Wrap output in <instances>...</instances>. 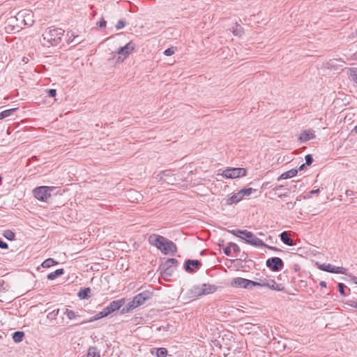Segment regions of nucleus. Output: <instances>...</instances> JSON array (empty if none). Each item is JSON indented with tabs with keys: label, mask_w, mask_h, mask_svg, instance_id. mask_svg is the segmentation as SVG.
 Wrapping results in <instances>:
<instances>
[{
	"label": "nucleus",
	"mask_w": 357,
	"mask_h": 357,
	"mask_svg": "<svg viewBox=\"0 0 357 357\" xmlns=\"http://www.w3.org/2000/svg\"><path fill=\"white\" fill-rule=\"evenodd\" d=\"M64 30L61 28L50 27L43 34L44 45L55 46L57 45L63 35Z\"/></svg>",
	"instance_id": "nucleus-1"
},
{
	"label": "nucleus",
	"mask_w": 357,
	"mask_h": 357,
	"mask_svg": "<svg viewBox=\"0 0 357 357\" xmlns=\"http://www.w3.org/2000/svg\"><path fill=\"white\" fill-rule=\"evenodd\" d=\"M242 239L244 240L246 243L253 245L255 247H265L271 250H273L275 252L282 251L280 249L276 247H273L266 244L262 240L259 238L256 235H255L251 231H247V232L245 233L244 238H242Z\"/></svg>",
	"instance_id": "nucleus-2"
},
{
	"label": "nucleus",
	"mask_w": 357,
	"mask_h": 357,
	"mask_svg": "<svg viewBox=\"0 0 357 357\" xmlns=\"http://www.w3.org/2000/svg\"><path fill=\"white\" fill-rule=\"evenodd\" d=\"M252 288L254 287H266L278 291L284 290L281 284H278L274 280L268 278H259L258 281H252Z\"/></svg>",
	"instance_id": "nucleus-3"
},
{
	"label": "nucleus",
	"mask_w": 357,
	"mask_h": 357,
	"mask_svg": "<svg viewBox=\"0 0 357 357\" xmlns=\"http://www.w3.org/2000/svg\"><path fill=\"white\" fill-rule=\"evenodd\" d=\"M178 264L177 259L174 258L168 259L160 266L161 275L163 278L171 277L176 269Z\"/></svg>",
	"instance_id": "nucleus-4"
},
{
	"label": "nucleus",
	"mask_w": 357,
	"mask_h": 357,
	"mask_svg": "<svg viewBox=\"0 0 357 357\" xmlns=\"http://www.w3.org/2000/svg\"><path fill=\"white\" fill-rule=\"evenodd\" d=\"M55 188V187L40 186L33 190V195L37 199L45 202L51 197V192Z\"/></svg>",
	"instance_id": "nucleus-5"
},
{
	"label": "nucleus",
	"mask_w": 357,
	"mask_h": 357,
	"mask_svg": "<svg viewBox=\"0 0 357 357\" xmlns=\"http://www.w3.org/2000/svg\"><path fill=\"white\" fill-rule=\"evenodd\" d=\"M135 44L132 42L127 43L125 46L121 47L116 52V54H119L116 62H123L126 58L134 50Z\"/></svg>",
	"instance_id": "nucleus-6"
},
{
	"label": "nucleus",
	"mask_w": 357,
	"mask_h": 357,
	"mask_svg": "<svg viewBox=\"0 0 357 357\" xmlns=\"http://www.w3.org/2000/svg\"><path fill=\"white\" fill-rule=\"evenodd\" d=\"M223 176L227 178H236L246 175L245 168H229L223 171Z\"/></svg>",
	"instance_id": "nucleus-7"
},
{
	"label": "nucleus",
	"mask_w": 357,
	"mask_h": 357,
	"mask_svg": "<svg viewBox=\"0 0 357 357\" xmlns=\"http://www.w3.org/2000/svg\"><path fill=\"white\" fill-rule=\"evenodd\" d=\"M266 266L273 271H279L284 267L283 261L279 257H271L266 260Z\"/></svg>",
	"instance_id": "nucleus-8"
},
{
	"label": "nucleus",
	"mask_w": 357,
	"mask_h": 357,
	"mask_svg": "<svg viewBox=\"0 0 357 357\" xmlns=\"http://www.w3.org/2000/svg\"><path fill=\"white\" fill-rule=\"evenodd\" d=\"M319 268L321 271H324L332 273H340L347 274V270L345 268L340 266H335L331 264H323L319 265Z\"/></svg>",
	"instance_id": "nucleus-9"
},
{
	"label": "nucleus",
	"mask_w": 357,
	"mask_h": 357,
	"mask_svg": "<svg viewBox=\"0 0 357 357\" xmlns=\"http://www.w3.org/2000/svg\"><path fill=\"white\" fill-rule=\"evenodd\" d=\"M152 298V293L148 291H143L137 294L132 299V303L135 304L137 307L143 305L146 301Z\"/></svg>",
	"instance_id": "nucleus-10"
},
{
	"label": "nucleus",
	"mask_w": 357,
	"mask_h": 357,
	"mask_svg": "<svg viewBox=\"0 0 357 357\" xmlns=\"http://www.w3.org/2000/svg\"><path fill=\"white\" fill-rule=\"evenodd\" d=\"M252 281L243 278H235L231 281V286L234 287L245 288V289H252Z\"/></svg>",
	"instance_id": "nucleus-11"
},
{
	"label": "nucleus",
	"mask_w": 357,
	"mask_h": 357,
	"mask_svg": "<svg viewBox=\"0 0 357 357\" xmlns=\"http://www.w3.org/2000/svg\"><path fill=\"white\" fill-rule=\"evenodd\" d=\"M165 239L166 238L162 236L153 234L149 236L148 241L151 245H153L158 250H161L164 245V242H165Z\"/></svg>",
	"instance_id": "nucleus-12"
},
{
	"label": "nucleus",
	"mask_w": 357,
	"mask_h": 357,
	"mask_svg": "<svg viewBox=\"0 0 357 357\" xmlns=\"http://www.w3.org/2000/svg\"><path fill=\"white\" fill-rule=\"evenodd\" d=\"M124 298L113 301L107 307L104 309L105 314L108 316L111 313L119 310L124 305Z\"/></svg>",
	"instance_id": "nucleus-13"
},
{
	"label": "nucleus",
	"mask_w": 357,
	"mask_h": 357,
	"mask_svg": "<svg viewBox=\"0 0 357 357\" xmlns=\"http://www.w3.org/2000/svg\"><path fill=\"white\" fill-rule=\"evenodd\" d=\"M202 266L200 261L197 259H188L185 261L184 268L185 271L188 273H194L197 270H199Z\"/></svg>",
	"instance_id": "nucleus-14"
},
{
	"label": "nucleus",
	"mask_w": 357,
	"mask_h": 357,
	"mask_svg": "<svg viewBox=\"0 0 357 357\" xmlns=\"http://www.w3.org/2000/svg\"><path fill=\"white\" fill-rule=\"evenodd\" d=\"M160 251L165 255L169 253L174 255L177 251V247L173 241L166 238L165 242H164V245Z\"/></svg>",
	"instance_id": "nucleus-15"
},
{
	"label": "nucleus",
	"mask_w": 357,
	"mask_h": 357,
	"mask_svg": "<svg viewBox=\"0 0 357 357\" xmlns=\"http://www.w3.org/2000/svg\"><path fill=\"white\" fill-rule=\"evenodd\" d=\"M315 137L314 132L312 130H307L303 131L300 137H298V140L301 142H306L310 139H314Z\"/></svg>",
	"instance_id": "nucleus-16"
},
{
	"label": "nucleus",
	"mask_w": 357,
	"mask_h": 357,
	"mask_svg": "<svg viewBox=\"0 0 357 357\" xmlns=\"http://www.w3.org/2000/svg\"><path fill=\"white\" fill-rule=\"evenodd\" d=\"M128 197L132 202H139L142 199V196L137 191L135 190H130L128 192Z\"/></svg>",
	"instance_id": "nucleus-17"
},
{
	"label": "nucleus",
	"mask_w": 357,
	"mask_h": 357,
	"mask_svg": "<svg viewBox=\"0 0 357 357\" xmlns=\"http://www.w3.org/2000/svg\"><path fill=\"white\" fill-rule=\"evenodd\" d=\"M298 173V169H291L284 173L282 174L278 180L290 178L296 176Z\"/></svg>",
	"instance_id": "nucleus-18"
},
{
	"label": "nucleus",
	"mask_w": 357,
	"mask_h": 357,
	"mask_svg": "<svg viewBox=\"0 0 357 357\" xmlns=\"http://www.w3.org/2000/svg\"><path fill=\"white\" fill-rule=\"evenodd\" d=\"M280 240L286 245L292 246L294 245L293 240L289 237L287 231H283L280 235Z\"/></svg>",
	"instance_id": "nucleus-19"
},
{
	"label": "nucleus",
	"mask_w": 357,
	"mask_h": 357,
	"mask_svg": "<svg viewBox=\"0 0 357 357\" xmlns=\"http://www.w3.org/2000/svg\"><path fill=\"white\" fill-rule=\"evenodd\" d=\"M242 195L240 191H238L237 193L234 194L232 196L227 199V204H232L234 203H238L242 199Z\"/></svg>",
	"instance_id": "nucleus-20"
},
{
	"label": "nucleus",
	"mask_w": 357,
	"mask_h": 357,
	"mask_svg": "<svg viewBox=\"0 0 357 357\" xmlns=\"http://www.w3.org/2000/svg\"><path fill=\"white\" fill-rule=\"evenodd\" d=\"M91 293V289L89 287L83 288L79 290L78 292V296L81 299H87L90 297L89 294Z\"/></svg>",
	"instance_id": "nucleus-21"
},
{
	"label": "nucleus",
	"mask_w": 357,
	"mask_h": 357,
	"mask_svg": "<svg viewBox=\"0 0 357 357\" xmlns=\"http://www.w3.org/2000/svg\"><path fill=\"white\" fill-rule=\"evenodd\" d=\"M63 273H64L63 268L57 269L55 271L49 273L47 275V279L50 280H53L56 278L63 275Z\"/></svg>",
	"instance_id": "nucleus-22"
},
{
	"label": "nucleus",
	"mask_w": 357,
	"mask_h": 357,
	"mask_svg": "<svg viewBox=\"0 0 357 357\" xmlns=\"http://www.w3.org/2000/svg\"><path fill=\"white\" fill-rule=\"evenodd\" d=\"M205 294H209L215 292L217 290V287L214 284H202Z\"/></svg>",
	"instance_id": "nucleus-23"
},
{
	"label": "nucleus",
	"mask_w": 357,
	"mask_h": 357,
	"mask_svg": "<svg viewBox=\"0 0 357 357\" xmlns=\"http://www.w3.org/2000/svg\"><path fill=\"white\" fill-rule=\"evenodd\" d=\"M192 291L197 296L206 295L202 284L194 286L192 289Z\"/></svg>",
	"instance_id": "nucleus-24"
},
{
	"label": "nucleus",
	"mask_w": 357,
	"mask_h": 357,
	"mask_svg": "<svg viewBox=\"0 0 357 357\" xmlns=\"http://www.w3.org/2000/svg\"><path fill=\"white\" fill-rule=\"evenodd\" d=\"M24 336V333L22 331H16L13 334V341L16 343L21 342Z\"/></svg>",
	"instance_id": "nucleus-25"
},
{
	"label": "nucleus",
	"mask_w": 357,
	"mask_h": 357,
	"mask_svg": "<svg viewBox=\"0 0 357 357\" xmlns=\"http://www.w3.org/2000/svg\"><path fill=\"white\" fill-rule=\"evenodd\" d=\"M348 72L351 79L357 84V68H349Z\"/></svg>",
	"instance_id": "nucleus-26"
},
{
	"label": "nucleus",
	"mask_w": 357,
	"mask_h": 357,
	"mask_svg": "<svg viewBox=\"0 0 357 357\" xmlns=\"http://www.w3.org/2000/svg\"><path fill=\"white\" fill-rule=\"evenodd\" d=\"M17 109V108H12V109H6V110H4L1 112H0V120L1 119H3L6 117H8L10 116V115H12L16 110Z\"/></svg>",
	"instance_id": "nucleus-27"
},
{
	"label": "nucleus",
	"mask_w": 357,
	"mask_h": 357,
	"mask_svg": "<svg viewBox=\"0 0 357 357\" xmlns=\"http://www.w3.org/2000/svg\"><path fill=\"white\" fill-rule=\"evenodd\" d=\"M100 353L95 347H90L88 350L87 357H100Z\"/></svg>",
	"instance_id": "nucleus-28"
},
{
	"label": "nucleus",
	"mask_w": 357,
	"mask_h": 357,
	"mask_svg": "<svg viewBox=\"0 0 357 357\" xmlns=\"http://www.w3.org/2000/svg\"><path fill=\"white\" fill-rule=\"evenodd\" d=\"M107 315L105 314L104 310L98 313H97L95 316L91 317V319L87 321H83L81 324L86 323V322H91L98 319H100L102 317H107Z\"/></svg>",
	"instance_id": "nucleus-29"
},
{
	"label": "nucleus",
	"mask_w": 357,
	"mask_h": 357,
	"mask_svg": "<svg viewBox=\"0 0 357 357\" xmlns=\"http://www.w3.org/2000/svg\"><path fill=\"white\" fill-rule=\"evenodd\" d=\"M137 306L135 304L132 303V301L129 302L126 306L122 308L121 314H125L129 312L130 310L136 308Z\"/></svg>",
	"instance_id": "nucleus-30"
},
{
	"label": "nucleus",
	"mask_w": 357,
	"mask_h": 357,
	"mask_svg": "<svg viewBox=\"0 0 357 357\" xmlns=\"http://www.w3.org/2000/svg\"><path fill=\"white\" fill-rule=\"evenodd\" d=\"M229 232L242 239V238H244L245 233L247 232V230L236 229V230L229 231Z\"/></svg>",
	"instance_id": "nucleus-31"
},
{
	"label": "nucleus",
	"mask_w": 357,
	"mask_h": 357,
	"mask_svg": "<svg viewBox=\"0 0 357 357\" xmlns=\"http://www.w3.org/2000/svg\"><path fill=\"white\" fill-rule=\"evenodd\" d=\"M57 262L55 261L52 258H49V259H45L43 263H42V266L43 268H50L52 266L54 265V264H56Z\"/></svg>",
	"instance_id": "nucleus-32"
},
{
	"label": "nucleus",
	"mask_w": 357,
	"mask_h": 357,
	"mask_svg": "<svg viewBox=\"0 0 357 357\" xmlns=\"http://www.w3.org/2000/svg\"><path fill=\"white\" fill-rule=\"evenodd\" d=\"M167 355V350L165 348H159L156 351L157 357H166Z\"/></svg>",
	"instance_id": "nucleus-33"
},
{
	"label": "nucleus",
	"mask_w": 357,
	"mask_h": 357,
	"mask_svg": "<svg viewBox=\"0 0 357 357\" xmlns=\"http://www.w3.org/2000/svg\"><path fill=\"white\" fill-rule=\"evenodd\" d=\"M3 236L9 240V241H12L15 238V234L11 231V230H9V229H7L4 231L3 233Z\"/></svg>",
	"instance_id": "nucleus-34"
},
{
	"label": "nucleus",
	"mask_w": 357,
	"mask_h": 357,
	"mask_svg": "<svg viewBox=\"0 0 357 357\" xmlns=\"http://www.w3.org/2000/svg\"><path fill=\"white\" fill-rule=\"evenodd\" d=\"M253 190H255L252 189V188H244V189L241 190L240 192L242 195V197H243L244 196L250 195Z\"/></svg>",
	"instance_id": "nucleus-35"
},
{
	"label": "nucleus",
	"mask_w": 357,
	"mask_h": 357,
	"mask_svg": "<svg viewBox=\"0 0 357 357\" xmlns=\"http://www.w3.org/2000/svg\"><path fill=\"white\" fill-rule=\"evenodd\" d=\"M65 314L69 319H73L77 317L74 311L68 309L66 310Z\"/></svg>",
	"instance_id": "nucleus-36"
},
{
	"label": "nucleus",
	"mask_w": 357,
	"mask_h": 357,
	"mask_svg": "<svg viewBox=\"0 0 357 357\" xmlns=\"http://www.w3.org/2000/svg\"><path fill=\"white\" fill-rule=\"evenodd\" d=\"M345 288H346V286L343 283L338 284V290H339L340 294L343 296H347V294L345 293V291H344Z\"/></svg>",
	"instance_id": "nucleus-37"
},
{
	"label": "nucleus",
	"mask_w": 357,
	"mask_h": 357,
	"mask_svg": "<svg viewBox=\"0 0 357 357\" xmlns=\"http://www.w3.org/2000/svg\"><path fill=\"white\" fill-rule=\"evenodd\" d=\"M305 164H306L308 166L310 165L312 163V162H313L312 156L310 154L306 155L305 157Z\"/></svg>",
	"instance_id": "nucleus-38"
},
{
	"label": "nucleus",
	"mask_w": 357,
	"mask_h": 357,
	"mask_svg": "<svg viewBox=\"0 0 357 357\" xmlns=\"http://www.w3.org/2000/svg\"><path fill=\"white\" fill-rule=\"evenodd\" d=\"M126 23L125 21L120 20L118 21L117 24H116V29L119 30L122 28H123L126 26Z\"/></svg>",
	"instance_id": "nucleus-39"
},
{
	"label": "nucleus",
	"mask_w": 357,
	"mask_h": 357,
	"mask_svg": "<svg viewBox=\"0 0 357 357\" xmlns=\"http://www.w3.org/2000/svg\"><path fill=\"white\" fill-rule=\"evenodd\" d=\"M170 174H171V172L169 171H165L162 172V178L164 181H167V183H169L170 181H173L172 179H171L170 181H167L166 177L170 176Z\"/></svg>",
	"instance_id": "nucleus-40"
},
{
	"label": "nucleus",
	"mask_w": 357,
	"mask_h": 357,
	"mask_svg": "<svg viewBox=\"0 0 357 357\" xmlns=\"http://www.w3.org/2000/svg\"><path fill=\"white\" fill-rule=\"evenodd\" d=\"M346 195L347 197H351V198H354V197L357 198V192H354V191L351 190H347L346 191Z\"/></svg>",
	"instance_id": "nucleus-41"
},
{
	"label": "nucleus",
	"mask_w": 357,
	"mask_h": 357,
	"mask_svg": "<svg viewBox=\"0 0 357 357\" xmlns=\"http://www.w3.org/2000/svg\"><path fill=\"white\" fill-rule=\"evenodd\" d=\"M231 249L234 250L235 252H240V248L239 246L234 243H229Z\"/></svg>",
	"instance_id": "nucleus-42"
},
{
	"label": "nucleus",
	"mask_w": 357,
	"mask_h": 357,
	"mask_svg": "<svg viewBox=\"0 0 357 357\" xmlns=\"http://www.w3.org/2000/svg\"><path fill=\"white\" fill-rule=\"evenodd\" d=\"M174 50L173 47L167 48L164 52L165 55L168 56H172V54H174Z\"/></svg>",
	"instance_id": "nucleus-43"
},
{
	"label": "nucleus",
	"mask_w": 357,
	"mask_h": 357,
	"mask_svg": "<svg viewBox=\"0 0 357 357\" xmlns=\"http://www.w3.org/2000/svg\"><path fill=\"white\" fill-rule=\"evenodd\" d=\"M319 192V189L317 190H312L308 192L307 196L305 197V198H311L312 195L318 194Z\"/></svg>",
	"instance_id": "nucleus-44"
},
{
	"label": "nucleus",
	"mask_w": 357,
	"mask_h": 357,
	"mask_svg": "<svg viewBox=\"0 0 357 357\" xmlns=\"http://www.w3.org/2000/svg\"><path fill=\"white\" fill-rule=\"evenodd\" d=\"M47 94L50 97H54L56 95V89H50L47 91Z\"/></svg>",
	"instance_id": "nucleus-45"
},
{
	"label": "nucleus",
	"mask_w": 357,
	"mask_h": 357,
	"mask_svg": "<svg viewBox=\"0 0 357 357\" xmlns=\"http://www.w3.org/2000/svg\"><path fill=\"white\" fill-rule=\"evenodd\" d=\"M106 24L107 22L103 18H102L98 24L100 28H104L106 26Z\"/></svg>",
	"instance_id": "nucleus-46"
},
{
	"label": "nucleus",
	"mask_w": 357,
	"mask_h": 357,
	"mask_svg": "<svg viewBox=\"0 0 357 357\" xmlns=\"http://www.w3.org/2000/svg\"><path fill=\"white\" fill-rule=\"evenodd\" d=\"M224 253L227 255V256H229L230 254H231V247H230V244L229 243L228 246H227L225 249H224Z\"/></svg>",
	"instance_id": "nucleus-47"
},
{
	"label": "nucleus",
	"mask_w": 357,
	"mask_h": 357,
	"mask_svg": "<svg viewBox=\"0 0 357 357\" xmlns=\"http://www.w3.org/2000/svg\"><path fill=\"white\" fill-rule=\"evenodd\" d=\"M347 305H350L351 307L357 308V300L356 301H349L347 303Z\"/></svg>",
	"instance_id": "nucleus-48"
},
{
	"label": "nucleus",
	"mask_w": 357,
	"mask_h": 357,
	"mask_svg": "<svg viewBox=\"0 0 357 357\" xmlns=\"http://www.w3.org/2000/svg\"><path fill=\"white\" fill-rule=\"evenodd\" d=\"M8 247V244L0 238V248L6 249Z\"/></svg>",
	"instance_id": "nucleus-49"
},
{
	"label": "nucleus",
	"mask_w": 357,
	"mask_h": 357,
	"mask_svg": "<svg viewBox=\"0 0 357 357\" xmlns=\"http://www.w3.org/2000/svg\"><path fill=\"white\" fill-rule=\"evenodd\" d=\"M78 37V36H74L73 33H72L71 36H69V43H73L74 40Z\"/></svg>",
	"instance_id": "nucleus-50"
},
{
	"label": "nucleus",
	"mask_w": 357,
	"mask_h": 357,
	"mask_svg": "<svg viewBox=\"0 0 357 357\" xmlns=\"http://www.w3.org/2000/svg\"><path fill=\"white\" fill-rule=\"evenodd\" d=\"M233 33H234V35H236V36L237 35H241V28L240 29L236 28V29H234L233 31Z\"/></svg>",
	"instance_id": "nucleus-51"
},
{
	"label": "nucleus",
	"mask_w": 357,
	"mask_h": 357,
	"mask_svg": "<svg viewBox=\"0 0 357 357\" xmlns=\"http://www.w3.org/2000/svg\"><path fill=\"white\" fill-rule=\"evenodd\" d=\"M319 284L322 287H326V282L325 281L320 282Z\"/></svg>",
	"instance_id": "nucleus-52"
},
{
	"label": "nucleus",
	"mask_w": 357,
	"mask_h": 357,
	"mask_svg": "<svg viewBox=\"0 0 357 357\" xmlns=\"http://www.w3.org/2000/svg\"><path fill=\"white\" fill-rule=\"evenodd\" d=\"M305 165H306V164H305V163H304V164H302V165L299 167L298 170L301 171V170L304 169V168H305Z\"/></svg>",
	"instance_id": "nucleus-53"
},
{
	"label": "nucleus",
	"mask_w": 357,
	"mask_h": 357,
	"mask_svg": "<svg viewBox=\"0 0 357 357\" xmlns=\"http://www.w3.org/2000/svg\"><path fill=\"white\" fill-rule=\"evenodd\" d=\"M287 205L289 208H292L293 206H294V204L291 202L287 203Z\"/></svg>",
	"instance_id": "nucleus-54"
},
{
	"label": "nucleus",
	"mask_w": 357,
	"mask_h": 357,
	"mask_svg": "<svg viewBox=\"0 0 357 357\" xmlns=\"http://www.w3.org/2000/svg\"><path fill=\"white\" fill-rule=\"evenodd\" d=\"M266 241L271 243L272 242V237L271 236H269L267 238H266Z\"/></svg>",
	"instance_id": "nucleus-55"
},
{
	"label": "nucleus",
	"mask_w": 357,
	"mask_h": 357,
	"mask_svg": "<svg viewBox=\"0 0 357 357\" xmlns=\"http://www.w3.org/2000/svg\"><path fill=\"white\" fill-rule=\"evenodd\" d=\"M74 42H75L76 44H79L82 42V40H79V38H76Z\"/></svg>",
	"instance_id": "nucleus-56"
},
{
	"label": "nucleus",
	"mask_w": 357,
	"mask_h": 357,
	"mask_svg": "<svg viewBox=\"0 0 357 357\" xmlns=\"http://www.w3.org/2000/svg\"><path fill=\"white\" fill-rule=\"evenodd\" d=\"M352 280L354 281V282L355 284H357V277L353 276L352 277Z\"/></svg>",
	"instance_id": "nucleus-57"
},
{
	"label": "nucleus",
	"mask_w": 357,
	"mask_h": 357,
	"mask_svg": "<svg viewBox=\"0 0 357 357\" xmlns=\"http://www.w3.org/2000/svg\"><path fill=\"white\" fill-rule=\"evenodd\" d=\"M257 234H258L259 236H264V233H262V232H259Z\"/></svg>",
	"instance_id": "nucleus-58"
},
{
	"label": "nucleus",
	"mask_w": 357,
	"mask_h": 357,
	"mask_svg": "<svg viewBox=\"0 0 357 357\" xmlns=\"http://www.w3.org/2000/svg\"><path fill=\"white\" fill-rule=\"evenodd\" d=\"M282 186V185H278L277 187H275V188H274L273 190H278V189H280Z\"/></svg>",
	"instance_id": "nucleus-59"
},
{
	"label": "nucleus",
	"mask_w": 357,
	"mask_h": 357,
	"mask_svg": "<svg viewBox=\"0 0 357 357\" xmlns=\"http://www.w3.org/2000/svg\"><path fill=\"white\" fill-rule=\"evenodd\" d=\"M354 131L357 133V125L355 126Z\"/></svg>",
	"instance_id": "nucleus-60"
},
{
	"label": "nucleus",
	"mask_w": 357,
	"mask_h": 357,
	"mask_svg": "<svg viewBox=\"0 0 357 357\" xmlns=\"http://www.w3.org/2000/svg\"><path fill=\"white\" fill-rule=\"evenodd\" d=\"M2 182V177L0 176V184Z\"/></svg>",
	"instance_id": "nucleus-61"
},
{
	"label": "nucleus",
	"mask_w": 357,
	"mask_h": 357,
	"mask_svg": "<svg viewBox=\"0 0 357 357\" xmlns=\"http://www.w3.org/2000/svg\"><path fill=\"white\" fill-rule=\"evenodd\" d=\"M1 338H2V336H1V335H0V339H1Z\"/></svg>",
	"instance_id": "nucleus-62"
}]
</instances>
